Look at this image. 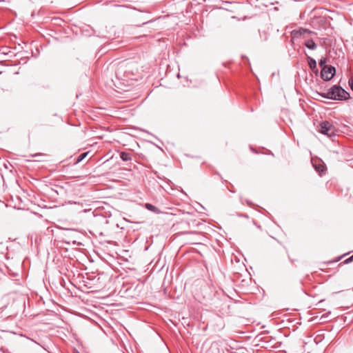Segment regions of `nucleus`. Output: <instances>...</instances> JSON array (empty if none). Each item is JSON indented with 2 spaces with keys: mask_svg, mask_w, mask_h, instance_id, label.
Here are the masks:
<instances>
[{
  "mask_svg": "<svg viewBox=\"0 0 353 353\" xmlns=\"http://www.w3.org/2000/svg\"><path fill=\"white\" fill-rule=\"evenodd\" d=\"M319 95L331 100L345 101L350 98V94L338 85H334L326 93H318Z\"/></svg>",
  "mask_w": 353,
  "mask_h": 353,
  "instance_id": "obj_1",
  "label": "nucleus"
},
{
  "mask_svg": "<svg viewBox=\"0 0 353 353\" xmlns=\"http://www.w3.org/2000/svg\"><path fill=\"white\" fill-rule=\"evenodd\" d=\"M319 131L328 137H332L335 135V128L329 121H325L319 124Z\"/></svg>",
  "mask_w": 353,
  "mask_h": 353,
  "instance_id": "obj_2",
  "label": "nucleus"
},
{
  "mask_svg": "<svg viewBox=\"0 0 353 353\" xmlns=\"http://www.w3.org/2000/svg\"><path fill=\"white\" fill-rule=\"evenodd\" d=\"M311 163L315 170L321 176L325 173V165L317 156L311 158Z\"/></svg>",
  "mask_w": 353,
  "mask_h": 353,
  "instance_id": "obj_3",
  "label": "nucleus"
},
{
  "mask_svg": "<svg viewBox=\"0 0 353 353\" xmlns=\"http://www.w3.org/2000/svg\"><path fill=\"white\" fill-rule=\"evenodd\" d=\"M335 73L336 68L334 66L329 65V67H324V68L322 69L321 77L324 81H327L334 77Z\"/></svg>",
  "mask_w": 353,
  "mask_h": 353,
  "instance_id": "obj_4",
  "label": "nucleus"
},
{
  "mask_svg": "<svg viewBox=\"0 0 353 353\" xmlns=\"http://www.w3.org/2000/svg\"><path fill=\"white\" fill-rule=\"evenodd\" d=\"M314 34V32L310 30L309 29H307V28H300L299 30H294L292 31V34L293 35L294 37H299V36H302V35H304L305 34Z\"/></svg>",
  "mask_w": 353,
  "mask_h": 353,
  "instance_id": "obj_5",
  "label": "nucleus"
},
{
  "mask_svg": "<svg viewBox=\"0 0 353 353\" xmlns=\"http://www.w3.org/2000/svg\"><path fill=\"white\" fill-rule=\"evenodd\" d=\"M305 46L310 50H316L317 48V45L312 39H307L305 41Z\"/></svg>",
  "mask_w": 353,
  "mask_h": 353,
  "instance_id": "obj_6",
  "label": "nucleus"
},
{
  "mask_svg": "<svg viewBox=\"0 0 353 353\" xmlns=\"http://www.w3.org/2000/svg\"><path fill=\"white\" fill-rule=\"evenodd\" d=\"M307 61H308V65L310 68V69L312 70H316V72H317L318 70H316V60L310 57H307Z\"/></svg>",
  "mask_w": 353,
  "mask_h": 353,
  "instance_id": "obj_7",
  "label": "nucleus"
},
{
  "mask_svg": "<svg viewBox=\"0 0 353 353\" xmlns=\"http://www.w3.org/2000/svg\"><path fill=\"white\" fill-rule=\"evenodd\" d=\"M145 208H146L148 210L152 211V212H159L158 208H157L156 206H154V205H153L152 204H150V203H146V204H145Z\"/></svg>",
  "mask_w": 353,
  "mask_h": 353,
  "instance_id": "obj_8",
  "label": "nucleus"
},
{
  "mask_svg": "<svg viewBox=\"0 0 353 353\" xmlns=\"http://www.w3.org/2000/svg\"><path fill=\"white\" fill-rule=\"evenodd\" d=\"M326 59L324 58V57H322L320 60H319V65L323 68H324V67H329V65H326Z\"/></svg>",
  "mask_w": 353,
  "mask_h": 353,
  "instance_id": "obj_9",
  "label": "nucleus"
},
{
  "mask_svg": "<svg viewBox=\"0 0 353 353\" xmlns=\"http://www.w3.org/2000/svg\"><path fill=\"white\" fill-rule=\"evenodd\" d=\"M120 158L123 161H130L132 159L131 158V156H127V155H125V156H119Z\"/></svg>",
  "mask_w": 353,
  "mask_h": 353,
  "instance_id": "obj_10",
  "label": "nucleus"
},
{
  "mask_svg": "<svg viewBox=\"0 0 353 353\" xmlns=\"http://www.w3.org/2000/svg\"><path fill=\"white\" fill-rule=\"evenodd\" d=\"M349 86L350 87L351 90L353 91V79H350L348 81Z\"/></svg>",
  "mask_w": 353,
  "mask_h": 353,
  "instance_id": "obj_11",
  "label": "nucleus"
},
{
  "mask_svg": "<svg viewBox=\"0 0 353 353\" xmlns=\"http://www.w3.org/2000/svg\"><path fill=\"white\" fill-rule=\"evenodd\" d=\"M86 156H79L77 160L75 161V163H78L81 162Z\"/></svg>",
  "mask_w": 353,
  "mask_h": 353,
  "instance_id": "obj_12",
  "label": "nucleus"
},
{
  "mask_svg": "<svg viewBox=\"0 0 353 353\" xmlns=\"http://www.w3.org/2000/svg\"><path fill=\"white\" fill-rule=\"evenodd\" d=\"M244 201H245V202L248 205H252V202H251V201H250L249 200H248V199H245V200H243V199H241V202H242V203H244Z\"/></svg>",
  "mask_w": 353,
  "mask_h": 353,
  "instance_id": "obj_13",
  "label": "nucleus"
},
{
  "mask_svg": "<svg viewBox=\"0 0 353 353\" xmlns=\"http://www.w3.org/2000/svg\"><path fill=\"white\" fill-rule=\"evenodd\" d=\"M352 261H353V254L350 258L347 259L345 262L346 263H347L351 262Z\"/></svg>",
  "mask_w": 353,
  "mask_h": 353,
  "instance_id": "obj_14",
  "label": "nucleus"
},
{
  "mask_svg": "<svg viewBox=\"0 0 353 353\" xmlns=\"http://www.w3.org/2000/svg\"><path fill=\"white\" fill-rule=\"evenodd\" d=\"M89 153H90V151H86V152L81 153V154L86 155V154H89Z\"/></svg>",
  "mask_w": 353,
  "mask_h": 353,
  "instance_id": "obj_15",
  "label": "nucleus"
},
{
  "mask_svg": "<svg viewBox=\"0 0 353 353\" xmlns=\"http://www.w3.org/2000/svg\"><path fill=\"white\" fill-rule=\"evenodd\" d=\"M263 154H268V153H265V152H263ZM268 154H271V155H273V153H272V152H270V153H268Z\"/></svg>",
  "mask_w": 353,
  "mask_h": 353,
  "instance_id": "obj_16",
  "label": "nucleus"
},
{
  "mask_svg": "<svg viewBox=\"0 0 353 353\" xmlns=\"http://www.w3.org/2000/svg\"><path fill=\"white\" fill-rule=\"evenodd\" d=\"M120 154L124 155V154H128L126 152H122L120 153Z\"/></svg>",
  "mask_w": 353,
  "mask_h": 353,
  "instance_id": "obj_17",
  "label": "nucleus"
},
{
  "mask_svg": "<svg viewBox=\"0 0 353 353\" xmlns=\"http://www.w3.org/2000/svg\"><path fill=\"white\" fill-rule=\"evenodd\" d=\"M3 53H4V54H8V52H6V50H4Z\"/></svg>",
  "mask_w": 353,
  "mask_h": 353,
  "instance_id": "obj_18",
  "label": "nucleus"
},
{
  "mask_svg": "<svg viewBox=\"0 0 353 353\" xmlns=\"http://www.w3.org/2000/svg\"><path fill=\"white\" fill-rule=\"evenodd\" d=\"M3 53H4V54H8V52H6V50H4Z\"/></svg>",
  "mask_w": 353,
  "mask_h": 353,
  "instance_id": "obj_19",
  "label": "nucleus"
},
{
  "mask_svg": "<svg viewBox=\"0 0 353 353\" xmlns=\"http://www.w3.org/2000/svg\"><path fill=\"white\" fill-rule=\"evenodd\" d=\"M35 154H39V155H41V154H43V153H41V152H39V153H36Z\"/></svg>",
  "mask_w": 353,
  "mask_h": 353,
  "instance_id": "obj_20",
  "label": "nucleus"
},
{
  "mask_svg": "<svg viewBox=\"0 0 353 353\" xmlns=\"http://www.w3.org/2000/svg\"><path fill=\"white\" fill-rule=\"evenodd\" d=\"M231 353H237L236 352H232Z\"/></svg>",
  "mask_w": 353,
  "mask_h": 353,
  "instance_id": "obj_21",
  "label": "nucleus"
}]
</instances>
